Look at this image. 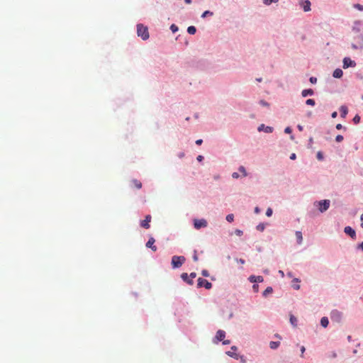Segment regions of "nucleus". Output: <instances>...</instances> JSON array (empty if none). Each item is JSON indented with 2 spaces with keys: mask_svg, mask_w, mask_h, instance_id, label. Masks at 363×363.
I'll return each instance as SVG.
<instances>
[{
  "mask_svg": "<svg viewBox=\"0 0 363 363\" xmlns=\"http://www.w3.org/2000/svg\"><path fill=\"white\" fill-rule=\"evenodd\" d=\"M249 281L252 283L262 282L264 281V279L262 276L251 275L249 277Z\"/></svg>",
  "mask_w": 363,
  "mask_h": 363,
  "instance_id": "9b49d317",
  "label": "nucleus"
},
{
  "mask_svg": "<svg viewBox=\"0 0 363 363\" xmlns=\"http://www.w3.org/2000/svg\"><path fill=\"white\" fill-rule=\"evenodd\" d=\"M272 292V288L270 286H268L264 291L263 292L264 296H267L268 294H270Z\"/></svg>",
  "mask_w": 363,
  "mask_h": 363,
  "instance_id": "cd10ccee",
  "label": "nucleus"
},
{
  "mask_svg": "<svg viewBox=\"0 0 363 363\" xmlns=\"http://www.w3.org/2000/svg\"><path fill=\"white\" fill-rule=\"evenodd\" d=\"M257 229H258V230H262L264 229V226H263V225H259L257 226Z\"/></svg>",
  "mask_w": 363,
  "mask_h": 363,
  "instance_id": "4d7b16f0",
  "label": "nucleus"
},
{
  "mask_svg": "<svg viewBox=\"0 0 363 363\" xmlns=\"http://www.w3.org/2000/svg\"><path fill=\"white\" fill-rule=\"evenodd\" d=\"M225 337V331L219 330L216 333V338L218 341H223Z\"/></svg>",
  "mask_w": 363,
  "mask_h": 363,
  "instance_id": "ddd939ff",
  "label": "nucleus"
},
{
  "mask_svg": "<svg viewBox=\"0 0 363 363\" xmlns=\"http://www.w3.org/2000/svg\"><path fill=\"white\" fill-rule=\"evenodd\" d=\"M259 104H260L262 106H266V107H269V104L267 101H264V100H261V101H259Z\"/></svg>",
  "mask_w": 363,
  "mask_h": 363,
  "instance_id": "58836bf2",
  "label": "nucleus"
},
{
  "mask_svg": "<svg viewBox=\"0 0 363 363\" xmlns=\"http://www.w3.org/2000/svg\"><path fill=\"white\" fill-rule=\"evenodd\" d=\"M309 80L312 84H315L317 82V78L314 77H311Z\"/></svg>",
  "mask_w": 363,
  "mask_h": 363,
  "instance_id": "ea45409f",
  "label": "nucleus"
},
{
  "mask_svg": "<svg viewBox=\"0 0 363 363\" xmlns=\"http://www.w3.org/2000/svg\"><path fill=\"white\" fill-rule=\"evenodd\" d=\"M237 347L236 346H232L231 347V350H233V351H236L237 350Z\"/></svg>",
  "mask_w": 363,
  "mask_h": 363,
  "instance_id": "052dcab7",
  "label": "nucleus"
},
{
  "mask_svg": "<svg viewBox=\"0 0 363 363\" xmlns=\"http://www.w3.org/2000/svg\"><path fill=\"white\" fill-rule=\"evenodd\" d=\"M131 185L138 189H140L142 188V183L140 181H139L138 179L131 180Z\"/></svg>",
  "mask_w": 363,
  "mask_h": 363,
  "instance_id": "dca6fc26",
  "label": "nucleus"
},
{
  "mask_svg": "<svg viewBox=\"0 0 363 363\" xmlns=\"http://www.w3.org/2000/svg\"><path fill=\"white\" fill-rule=\"evenodd\" d=\"M213 15V12L211 11H206L203 13V14L201 15V17L202 18H205L207 16H212Z\"/></svg>",
  "mask_w": 363,
  "mask_h": 363,
  "instance_id": "c756f323",
  "label": "nucleus"
},
{
  "mask_svg": "<svg viewBox=\"0 0 363 363\" xmlns=\"http://www.w3.org/2000/svg\"><path fill=\"white\" fill-rule=\"evenodd\" d=\"M259 212H260V209H259V207H257H257H255V213L257 214V213H259Z\"/></svg>",
  "mask_w": 363,
  "mask_h": 363,
  "instance_id": "3c124183",
  "label": "nucleus"
},
{
  "mask_svg": "<svg viewBox=\"0 0 363 363\" xmlns=\"http://www.w3.org/2000/svg\"><path fill=\"white\" fill-rule=\"evenodd\" d=\"M235 232H236V234L238 235H240L242 233V232L240 230H237Z\"/></svg>",
  "mask_w": 363,
  "mask_h": 363,
  "instance_id": "6e6d98bb",
  "label": "nucleus"
},
{
  "mask_svg": "<svg viewBox=\"0 0 363 363\" xmlns=\"http://www.w3.org/2000/svg\"><path fill=\"white\" fill-rule=\"evenodd\" d=\"M187 32L191 35H194L196 32V28L194 26H189L187 28Z\"/></svg>",
  "mask_w": 363,
  "mask_h": 363,
  "instance_id": "393cba45",
  "label": "nucleus"
},
{
  "mask_svg": "<svg viewBox=\"0 0 363 363\" xmlns=\"http://www.w3.org/2000/svg\"><path fill=\"white\" fill-rule=\"evenodd\" d=\"M359 248L363 250V242L359 245Z\"/></svg>",
  "mask_w": 363,
  "mask_h": 363,
  "instance_id": "e2e57ef3",
  "label": "nucleus"
},
{
  "mask_svg": "<svg viewBox=\"0 0 363 363\" xmlns=\"http://www.w3.org/2000/svg\"><path fill=\"white\" fill-rule=\"evenodd\" d=\"M194 225L196 229H200L207 226V221L205 219H195Z\"/></svg>",
  "mask_w": 363,
  "mask_h": 363,
  "instance_id": "423d86ee",
  "label": "nucleus"
},
{
  "mask_svg": "<svg viewBox=\"0 0 363 363\" xmlns=\"http://www.w3.org/2000/svg\"><path fill=\"white\" fill-rule=\"evenodd\" d=\"M155 242V239L153 238H150L146 243V247L154 250L155 248V246L154 245Z\"/></svg>",
  "mask_w": 363,
  "mask_h": 363,
  "instance_id": "a211bd4d",
  "label": "nucleus"
},
{
  "mask_svg": "<svg viewBox=\"0 0 363 363\" xmlns=\"http://www.w3.org/2000/svg\"><path fill=\"white\" fill-rule=\"evenodd\" d=\"M336 128H337V130H341L342 128H343V126H342V124L338 123V124H337V125H336Z\"/></svg>",
  "mask_w": 363,
  "mask_h": 363,
  "instance_id": "de8ad7c7",
  "label": "nucleus"
},
{
  "mask_svg": "<svg viewBox=\"0 0 363 363\" xmlns=\"http://www.w3.org/2000/svg\"><path fill=\"white\" fill-rule=\"evenodd\" d=\"M344 231L347 235H350L352 238H354L356 237V233L354 230L350 226L345 227Z\"/></svg>",
  "mask_w": 363,
  "mask_h": 363,
  "instance_id": "1a4fd4ad",
  "label": "nucleus"
},
{
  "mask_svg": "<svg viewBox=\"0 0 363 363\" xmlns=\"http://www.w3.org/2000/svg\"><path fill=\"white\" fill-rule=\"evenodd\" d=\"M295 235H296V238L297 242L299 244L301 243V242L303 240V236H302L301 232L296 231Z\"/></svg>",
  "mask_w": 363,
  "mask_h": 363,
  "instance_id": "5701e85b",
  "label": "nucleus"
},
{
  "mask_svg": "<svg viewBox=\"0 0 363 363\" xmlns=\"http://www.w3.org/2000/svg\"><path fill=\"white\" fill-rule=\"evenodd\" d=\"M301 5L303 7V9L305 12L309 11L311 10V2L309 0L302 1Z\"/></svg>",
  "mask_w": 363,
  "mask_h": 363,
  "instance_id": "9d476101",
  "label": "nucleus"
},
{
  "mask_svg": "<svg viewBox=\"0 0 363 363\" xmlns=\"http://www.w3.org/2000/svg\"><path fill=\"white\" fill-rule=\"evenodd\" d=\"M197 286L198 287H205L206 289H210L212 287V284L209 282L208 280L204 279L203 278H199L197 280Z\"/></svg>",
  "mask_w": 363,
  "mask_h": 363,
  "instance_id": "39448f33",
  "label": "nucleus"
},
{
  "mask_svg": "<svg viewBox=\"0 0 363 363\" xmlns=\"http://www.w3.org/2000/svg\"><path fill=\"white\" fill-rule=\"evenodd\" d=\"M329 323L328 319L327 317H323L320 320V324L323 328L328 327Z\"/></svg>",
  "mask_w": 363,
  "mask_h": 363,
  "instance_id": "412c9836",
  "label": "nucleus"
},
{
  "mask_svg": "<svg viewBox=\"0 0 363 363\" xmlns=\"http://www.w3.org/2000/svg\"><path fill=\"white\" fill-rule=\"evenodd\" d=\"M342 318V313L337 311H333L331 313V318L337 321H340Z\"/></svg>",
  "mask_w": 363,
  "mask_h": 363,
  "instance_id": "f8f14e48",
  "label": "nucleus"
},
{
  "mask_svg": "<svg viewBox=\"0 0 363 363\" xmlns=\"http://www.w3.org/2000/svg\"><path fill=\"white\" fill-rule=\"evenodd\" d=\"M290 323L294 327L297 325V318L294 315H290Z\"/></svg>",
  "mask_w": 363,
  "mask_h": 363,
  "instance_id": "a878e982",
  "label": "nucleus"
},
{
  "mask_svg": "<svg viewBox=\"0 0 363 363\" xmlns=\"http://www.w3.org/2000/svg\"><path fill=\"white\" fill-rule=\"evenodd\" d=\"M185 261V257L183 256H174L172 259V265L173 268L180 267Z\"/></svg>",
  "mask_w": 363,
  "mask_h": 363,
  "instance_id": "20e7f679",
  "label": "nucleus"
},
{
  "mask_svg": "<svg viewBox=\"0 0 363 363\" xmlns=\"http://www.w3.org/2000/svg\"><path fill=\"white\" fill-rule=\"evenodd\" d=\"M170 29L173 32V33H175L178 30V27L174 25V24H172L171 26H170Z\"/></svg>",
  "mask_w": 363,
  "mask_h": 363,
  "instance_id": "c9c22d12",
  "label": "nucleus"
},
{
  "mask_svg": "<svg viewBox=\"0 0 363 363\" xmlns=\"http://www.w3.org/2000/svg\"><path fill=\"white\" fill-rule=\"evenodd\" d=\"M337 354L335 352H333V354H332V357L335 358L336 357Z\"/></svg>",
  "mask_w": 363,
  "mask_h": 363,
  "instance_id": "69168bd1",
  "label": "nucleus"
},
{
  "mask_svg": "<svg viewBox=\"0 0 363 363\" xmlns=\"http://www.w3.org/2000/svg\"><path fill=\"white\" fill-rule=\"evenodd\" d=\"M313 94V91L311 89H304L301 92V95L303 97H306L307 96H309V95L311 96Z\"/></svg>",
  "mask_w": 363,
  "mask_h": 363,
  "instance_id": "6ab92c4d",
  "label": "nucleus"
},
{
  "mask_svg": "<svg viewBox=\"0 0 363 363\" xmlns=\"http://www.w3.org/2000/svg\"><path fill=\"white\" fill-rule=\"evenodd\" d=\"M279 0H263V3L266 5H269L272 2L277 3Z\"/></svg>",
  "mask_w": 363,
  "mask_h": 363,
  "instance_id": "7c9ffc66",
  "label": "nucleus"
},
{
  "mask_svg": "<svg viewBox=\"0 0 363 363\" xmlns=\"http://www.w3.org/2000/svg\"><path fill=\"white\" fill-rule=\"evenodd\" d=\"M264 130L266 133H272L273 131V128L272 127H270V126H267L265 127L264 124H262L260 125L259 127H258V130L259 131H262V130Z\"/></svg>",
  "mask_w": 363,
  "mask_h": 363,
  "instance_id": "2eb2a0df",
  "label": "nucleus"
},
{
  "mask_svg": "<svg viewBox=\"0 0 363 363\" xmlns=\"http://www.w3.org/2000/svg\"><path fill=\"white\" fill-rule=\"evenodd\" d=\"M355 66V62L350 60V58L345 57L343 60V67L348 68L349 67H354Z\"/></svg>",
  "mask_w": 363,
  "mask_h": 363,
  "instance_id": "6e6552de",
  "label": "nucleus"
},
{
  "mask_svg": "<svg viewBox=\"0 0 363 363\" xmlns=\"http://www.w3.org/2000/svg\"><path fill=\"white\" fill-rule=\"evenodd\" d=\"M226 354L228 355L229 357H233L235 359H239V357H240V354L235 352H233V351H228L226 352Z\"/></svg>",
  "mask_w": 363,
  "mask_h": 363,
  "instance_id": "aec40b11",
  "label": "nucleus"
},
{
  "mask_svg": "<svg viewBox=\"0 0 363 363\" xmlns=\"http://www.w3.org/2000/svg\"><path fill=\"white\" fill-rule=\"evenodd\" d=\"M279 345H280L279 342L271 341L269 343V347L271 349L275 350L279 346Z\"/></svg>",
  "mask_w": 363,
  "mask_h": 363,
  "instance_id": "b1692460",
  "label": "nucleus"
},
{
  "mask_svg": "<svg viewBox=\"0 0 363 363\" xmlns=\"http://www.w3.org/2000/svg\"><path fill=\"white\" fill-rule=\"evenodd\" d=\"M359 26H360V23L356 22L355 26L352 28V30L355 34V36L354 37L355 43L352 44V48L353 49H358L359 48L363 47V35L359 34L360 31V28L358 27Z\"/></svg>",
  "mask_w": 363,
  "mask_h": 363,
  "instance_id": "f257e3e1",
  "label": "nucleus"
},
{
  "mask_svg": "<svg viewBox=\"0 0 363 363\" xmlns=\"http://www.w3.org/2000/svg\"><path fill=\"white\" fill-rule=\"evenodd\" d=\"M306 104L309 106H314L315 102L313 99H309L306 100Z\"/></svg>",
  "mask_w": 363,
  "mask_h": 363,
  "instance_id": "c85d7f7f",
  "label": "nucleus"
},
{
  "mask_svg": "<svg viewBox=\"0 0 363 363\" xmlns=\"http://www.w3.org/2000/svg\"><path fill=\"white\" fill-rule=\"evenodd\" d=\"M239 262H240L241 264H244V263H245V260H244V259H240L239 260Z\"/></svg>",
  "mask_w": 363,
  "mask_h": 363,
  "instance_id": "0e129e2a",
  "label": "nucleus"
},
{
  "mask_svg": "<svg viewBox=\"0 0 363 363\" xmlns=\"http://www.w3.org/2000/svg\"><path fill=\"white\" fill-rule=\"evenodd\" d=\"M317 159L318 160H322L323 159V153L321 152H318L317 153Z\"/></svg>",
  "mask_w": 363,
  "mask_h": 363,
  "instance_id": "4c0bfd02",
  "label": "nucleus"
},
{
  "mask_svg": "<svg viewBox=\"0 0 363 363\" xmlns=\"http://www.w3.org/2000/svg\"><path fill=\"white\" fill-rule=\"evenodd\" d=\"M202 275H203V277H208V271H207V270H203V271H202Z\"/></svg>",
  "mask_w": 363,
  "mask_h": 363,
  "instance_id": "a18cd8bd",
  "label": "nucleus"
},
{
  "mask_svg": "<svg viewBox=\"0 0 363 363\" xmlns=\"http://www.w3.org/2000/svg\"><path fill=\"white\" fill-rule=\"evenodd\" d=\"M294 288L295 289H299L300 286H299V285H295V286H294Z\"/></svg>",
  "mask_w": 363,
  "mask_h": 363,
  "instance_id": "680f3d73",
  "label": "nucleus"
},
{
  "mask_svg": "<svg viewBox=\"0 0 363 363\" xmlns=\"http://www.w3.org/2000/svg\"><path fill=\"white\" fill-rule=\"evenodd\" d=\"M182 279L189 285H192L194 281L186 273H182L181 275Z\"/></svg>",
  "mask_w": 363,
  "mask_h": 363,
  "instance_id": "4468645a",
  "label": "nucleus"
},
{
  "mask_svg": "<svg viewBox=\"0 0 363 363\" xmlns=\"http://www.w3.org/2000/svg\"><path fill=\"white\" fill-rule=\"evenodd\" d=\"M354 7L357 9H358L359 11H363V6L359 4H356L354 5Z\"/></svg>",
  "mask_w": 363,
  "mask_h": 363,
  "instance_id": "f704fd0d",
  "label": "nucleus"
},
{
  "mask_svg": "<svg viewBox=\"0 0 363 363\" xmlns=\"http://www.w3.org/2000/svg\"><path fill=\"white\" fill-rule=\"evenodd\" d=\"M343 136L341 135H337L335 138V140L337 143H341L343 140Z\"/></svg>",
  "mask_w": 363,
  "mask_h": 363,
  "instance_id": "72a5a7b5",
  "label": "nucleus"
},
{
  "mask_svg": "<svg viewBox=\"0 0 363 363\" xmlns=\"http://www.w3.org/2000/svg\"><path fill=\"white\" fill-rule=\"evenodd\" d=\"M298 129L300 130V131H302L303 130V127L301 125H298L297 126Z\"/></svg>",
  "mask_w": 363,
  "mask_h": 363,
  "instance_id": "bf43d9fd",
  "label": "nucleus"
},
{
  "mask_svg": "<svg viewBox=\"0 0 363 363\" xmlns=\"http://www.w3.org/2000/svg\"><path fill=\"white\" fill-rule=\"evenodd\" d=\"M252 287H253V289H254V290H255V291H257V289H258V285H257V284H254Z\"/></svg>",
  "mask_w": 363,
  "mask_h": 363,
  "instance_id": "13d9d810",
  "label": "nucleus"
},
{
  "mask_svg": "<svg viewBox=\"0 0 363 363\" xmlns=\"http://www.w3.org/2000/svg\"><path fill=\"white\" fill-rule=\"evenodd\" d=\"M196 276V274L195 272H192L190 274V275H189V277L191 278V279H194Z\"/></svg>",
  "mask_w": 363,
  "mask_h": 363,
  "instance_id": "79ce46f5",
  "label": "nucleus"
},
{
  "mask_svg": "<svg viewBox=\"0 0 363 363\" xmlns=\"http://www.w3.org/2000/svg\"><path fill=\"white\" fill-rule=\"evenodd\" d=\"M315 204H316V206L318 207V210L321 213H323L329 208L330 201V200H328V199L321 200L320 201L316 202Z\"/></svg>",
  "mask_w": 363,
  "mask_h": 363,
  "instance_id": "7ed1b4c3",
  "label": "nucleus"
},
{
  "mask_svg": "<svg viewBox=\"0 0 363 363\" xmlns=\"http://www.w3.org/2000/svg\"><path fill=\"white\" fill-rule=\"evenodd\" d=\"M284 132H285L286 133H291V128H290V127H286V128H285V130H284Z\"/></svg>",
  "mask_w": 363,
  "mask_h": 363,
  "instance_id": "37998d69",
  "label": "nucleus"
},
{
  "mask_svg": "<svg viewBox=\"0 0 363 363\" xmlns=\"http://www.w3.org/2000/svg\"><path fill=\"white\" fill-rule=\"evenodd\" d=\"M296 158V155L295 153H292L291 155H290V159L292 160H294Z\"/></svg>",
  "mask_w": 363,
  "mask_h": 363,
  "instance_id": "49530a36",
  "label": "nucleus"
},
{
  "mask_svg": "<svg viewBox=\"0 0 363 363\" xmlns=\"http://www.w3.org/2000/svg\"><path fill=\"white\" fill-rule=\"evenodd\" d=\"M194 259L196 261L198 259L196 255H194Z\"/></svg>",
  "mask_w": 363,
  "mask_h": 363,
  "instance_id": "338daca9",
  "label": "nucleus"
},
{
  "mask_svg": "<svg viewBox=\"0 0 363 363\" xmlns=\"http://www.w3.org/2000/svg\"><path fill=\"white\" fill-rule=\"evenodd\" d=\"M239 359L241 361L242 363H246V359L244 356L240 355Z\"/></svg>",
  "mask_w": 363,
  "mask_h": 363,
  "instance_id": "a19ab883",
  "label": "nucleus"
},
{
  "mask_svg": "<svg viewBox=\"0 0 363 363\" xmlns=\"http://www.w3.org/2000/svg\"><path fill=\"white\" fill-rule=\"evenodd\" d=\"M341 117L345 118L347 114V108L346 106H341L340 108Z\"/></svg>",
  "mask_w": 363,
  "mask_h": 363,
  "instance_id": "4be33fe9",
  "label": "nucleus"
},
{
  "mask_svg": "<svg viewBox=\"0 0 363 363\" xmlns=\"http://www.w3.org/2000/svg\"><path fill=\"white\" fill-rule=\"evenodd\" d=\"M337 112H336V111H335V112H333V113H332L331 116H332V118H336V117H337Z\"/></svg>",
  "mask_w": 363,
  "mask_h": 363,
  "instance_id": "603ef678",
  "label": "nucleus"
},
{
  "mask_svg": "<svg viewBox=\"0 0 363 363\" xmlns=\"http://www.w3.org/2000/svg\"><path fill=\"white\" fill-rule=\"evenodd\" d=\"M272 209L271 208H268L266 211L267 216L270 217L272 215Z\"/></svg>",
  "mask_w": 363,
  "mask_h": 363,
  "instance_id": "e433bc0d",
  "label": "nucleus"
},
{
  "mask_svg": "<svg viewBox=\"0 0 363 363\" xmlns=\"http://www.w3.org/2000/svg\"><path fill=\"white\" fill-rule=\"evenodd\" d=\"M137 33L143 40H146L149 38V32L147 27L144 26L143 24H138L137 26Z\"/></svg>",
  "mask_w": 363,
  "mask_h": 363,
  "instance_id": "f03ea898",
  "label": "nucleus"
},
{
  "mask_svg": "<svg viewBox=\"0 0 363 363\" xmlns=\"http://www.w3.org/2000/svg\"><path fill=\"white\" fill-rule=\"evenodd\" d=\"M202 143H203V140L201 139H199V140H196V144L198 145H201Z\"/></svg>",
  "mask_w": 363,
  "mask_h": 363,
  "instance_id": "09e8293b",
  "label": "nucleus"
},
{
  "mask_svg": "<svg viewBox=\"0 0 363 363\" xmlns=\"http://www.w3.org/2000/svg\"><path fill=\"white\" fill-rule=\"evenodd\" d=\"M226 220L228 221V222H233V220H234V216L233 214H228L227 216H226Z\"/></svg>",
  "mask_w": 363,
  "mask_h": 363,
  "instance_id": "2f4dec72",
  "label": "nucleus"
},
{
  "mask_svg": "<svg viewBox=\"0 0 363 363\" xmlns=\"http://www.w3.org/2000/svg\"><path fill=\"white\" fill-rule=\"evenodd\" d=\"M306 349H305V347L304 346H302L301 347V354H303L305 352Z\"/></svg>",
  "mask_w": 363,
  "mask_h": 363,
  "instance_id": "864d4df0",
  "label": "nucleus"
},
{
  "mask_svg": "<svg viewBox=\"0 0 363 363\" xmlns=\"http://www.w3.org/2000/svg\"><path fill=\"white\" fill-rule=\"evenodd\" d=\"M151 219H152V217L150 215L146 216L145 220H143L140 222L141 227H143L145 229L150 228V223L151 221Z\"/></svg>",
  "mask_w": 363,
  "mask_h": 363,
  "instance_id": "0eeeda50",
  "label": "nucleus"
},
{
  "mask_svg": "<svg viewBox=\"0 0 363 363\" xmlns=\"http://www.w3.org/2000/svg\"><path fill=\"white\" fill-rule=\"evenodd\" d=\"M203 156H202V155H199V156L197 157V160H198L199 161H201V160H203Z\"/></svg>",
  "mask_w": 363,
  "mask_h": 363,
  "instance_id": "5fc2aeb1",
  "label": "nucleus"
},
{
  "mask_svg": "<svg viewBox=\"0 0 363 363\" xmlns=\"http://www.w3.org/2000/svg\"><path fill=\"white\" fill-rule=\"evenodd\" d=\"M239 171L242 174L243 177H246L247 175L246 169L243 166H240L239 167Z\"/></svg>",
  "mask_w": 363,
  "mask_h": 363,
  "instance_id": "bb28decb",
  "label": "nucleus"
},
{
  "mask_svg": "<svg viewBox=\"0 0 363 363\" xmlns=\"http://www.w3.org/2000/svg\"><path fill=\"white\" fill-rule=\"evenodd\" d=\"M223 345H229V344H230V340H223Z\"/></svg>",
  "mask_w": 363,
  "mask_h": 363,
  "instance_id": "8fccbe9b",
  "label": "nucleus"
},
{
  "mask_svg": "<svg viewBox=\"0 0 363 363\" xmlns=\"http://www.w3.org/2000/svg\"><path fill=\"white\" fill-rule=\"evenodd\" d=\"M342 70L341 69L337 68L335 69V71L333 72V76L335 78H341L342 77Z\"/></svg>",
  "mask_w": 363,
  "mask_h": 363,
  "instance_id": "f3484780",
  "label": "nucleus"
},
{
  "mask_svg": "<svg viewBox=\"0 0 363 363\" xmlns=\"http://www.w3.org/2000/svg\"><path fill=\"white\" fill-rule=\"evenodd\" d=\"M361 220L363 222V213L361 215Z\"/></svg>",
  "mask_w": 363,
  "mask_h": 363,
  "instance_id": "774afa93",
  "label": "nucleus"
},
{
  "mask_svg": "<svg viewBox=\"0 0 363 363\" xmlns=\"http://www.w3.org/2000/svg\"><path fill=\"white\" fill-rule=\"evenodd\" d=\"M232 177H233L234 179H238V178H239V174H238V173H237V172H234V173H233Z\"/></svg>",
  "mask_w": 363,
  "mask_h": 363,
  "instance_id": "c03bdc74",
  "label": "nucleus"
},
{
  "mask_svg": "<svg viewBox=\"0 0 363 363\" xmlns=\"http://www.w3.org/2000/svg\"><path fill=\"white\" fill-rule=\"evenodd\" d=\"M353 121L355 124H357L359 123L360 121V116H358V115H356L354 118H353Z\"/></svg>",
  "mask_w": 363,
  "mask_h": 363,
  "instance_id": "473e14b6",
  "label": "nucleus"
}]
</instances>
